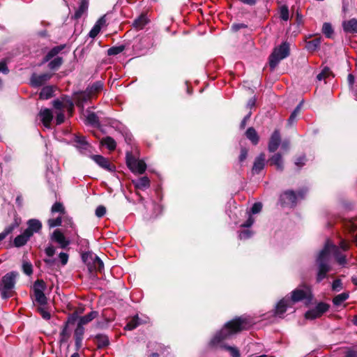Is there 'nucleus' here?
Returning <instances> with one entry per match:
<instances>
[{
    "mask_svg": "<svg viewBox=\"0 0 357 357\" xmlns=\"http://www.w3.org/2000/svg\"><path fill=\"white\" fill-rule=\"evenodd\" d=\"M9 72V70L7 67L6 61L2 60L0 61V73H2L3 74H8Z\"/></svg>",
    "mask_w": 357,
    "mask_h": 357,
    "instance_id": "nucleus-56",
    "label": "nucleus"
},
{
    "mask_svg": "<svg viewBox=\"0 0 357 357\" xmlns=\"http://www.w3.org/2000/svg\"><path fill=\"white\" fill-rule=\"evenodd\" d=\"M54 93V89L51 86H46L43 87L40 93V98L47 100L50 98Z\"/></svg>",
    "mask_w": 357,
    "mask_h": 357,
    "instance_id": "nucleus-28",
    "label": "nucleus"
},
{
    "mask_svg": "<svg viewBox=\"0 0 357 357\" xmlns=\"http://www.w3.org/2000/svg\"><path fill=\"white\" fill-rule=\"evenodd\" d=\"M147 23V17L142 15L133 22V26L137 29H142Z\"/></svg>",
    "mask_w": 357,
    "mask_h": 357,
    "instance_id": "nucleus-31",
    "label": "nucleus"
},
{
    "mask_svg": "<svg viewBox=\"0 0 357 357\" xmlns=\"http://www.w3.org/2000/svg\"><path fill=\"white\" fill-rule=\"evenodd\" d=\"M342 27L347 33H357V20L353 18L342 22Z\"/></svg>",
    "mask_w": 357,
    "mask_h": 357,
    "instance_id": "nucleus-19",
    "label": "nucleus"
},
{
    "mask_svg": "<svg viewBox=\"0 0 357 357\" xmlns=\"http://www.w3.org/2000/svg\"><path fill=\"white\" fill-rule=\"evenodd\" d=\"M31 236L29 235L25 231L20 235L16 236L14 239V245L15 247L20 248L24 245Z\"/></svg>",
    "mask_w": 357,
    "mask_h": 357,
    "instance_id": "nucleus-22",
    "label": "nucleus"
},
{
    "mask_svg": "<svg viewBox=\"0 0 357 357\" xmlns=\"http://www.w3.org/2000/svg\"><path fill=\"white\" fill-rule=\"evenodd\" d=\"M342 289V281L339 279L335 280L332 284V289L335 291H339Z\"/></svg>",
    "mask_w": 357,
    "mask_h": 357,
    "instance_id": "nucleus-51",
    "label": "nucleus"
},
{
    "mask_svg": "<svg viewBox=\"0 0 357 357\" xmlns=\"http://www.w3.org/2000/svg\"><path fill=\"white\" fill-rule=\"evenodd\" d=\"M45 252L48 257H52L55 254V249L52 245H49L45 248Z\"/></svg>",
    "mask_w": 357,
    "mask_h": 357,
    "instance_id": "nucleus-58",
    "label": "nucleus"
},
{
    "mask_svg": "<svg viewBox=\"0 0 357 357\" xmlns=\"http://www.w3.org/2000/svg\"><path fill=\"white\" fill-rule=\"evenodd\" d=\"M17 276V272L11 271L2 278L0 282V294L3 299H7L13 296Z\"/></svg>",
    "mask_w": 357,
    "mask_h": 357,
    "instance_id": "nucleus-3",
    "label": "nucleus"
},
{
    "mask_svg": "<svg viewBox=\"0 0 357 357\" xmlns=\"http://www.w3.org/2000/svg\"><path fill=\"white\" fill-rule=\"evenodd\" d=\"M106 213V208L104 206H98L96 209V215L98 218L103 217Z\"/></svg>",
    "mask_w": 357,
    "mask_h": 357,
    "instance_id": "nucleus-50",
    "label": "nucleus"
},
{
    "mask_svg": "<svg viewBox=\"0 0 357 357\" xmlns=\"http://www.w3.org/2000/svg\"><path fill=\"white\" fill-rule=\"evenodd\" d=\"M65 119V116L63 112H59L56 114V122L57 125L61 124Z\"/></svg>",
    "mask_w": 357,
    "mask_h": 357,
    "instance_id": "nucleus-59",
    "label": "nucleus"
},
{
    "mask_svg": "<svg viewBox=\"0 0 357 357\" xmlns=\"http://www.w3.org/2000/svg\"><path fill=\"white\" fill-rule=\"evenodd\" d=\"M101 144L105 146L109 150L113 151L116 149V143L111 137H106L102 139Z\"/></svg>",
    "mask_w": 357,
    "mask_h": 357,
    "instance_id": "nucleus-30",
    "label": "nucleus"
},
{
    "mask_svg": "<svg viewBox=\"0 0 357 357\" xmlns=\"http://www.w3.org/2000/svg\"><path fill=\"white\" fill-rule=\"evenodd\" d=\"M103 87V84L101 81H97L92 85L87 87L86 90L89 94L92 96L93 94L100 92Z\"/></svg>",
    "mask_w": 357,
    "mask_h": 357,
    "instance_id": "nucleus-27",
    "label": "nucleus"
},
{
    "mask_svg": "<svg viewBox=\"0 0 357 357\" xmlns=\"http://www.w3.org/2000/svg\"><path fill=\"white\" fill-rule=\"evenodd\" d=\"M252 321L248 317H240L225 324V326L217 333L211 339L210 344L212 347H220L227 350L231 357H240L239 351L236 347L225 345L223 342L230 338L234 334L248 329L252 324Z\"/></svg>",
    "mask_w": 357,
    "mask_h": 357,
    "instance_id": "nucleus-1",
    "label": "nucleus"
},
{
    "mask_svg": "<svg viewBox=\"0 0 357 357\" xmlns=\"http://www.w3.org/2000/svg\"><path fill=\"white\" fill-rule=\"evenodd\" d=\"M100 26L95 24L89 33V37L95 38L100 33Z\"/></svg>",
    "mask_w": 357,
    "mask_h": 357,
    "instance_id": "nucleus-55",
    "label": "nucleus"
},
{
    "mask_svg": "<svg viewBox=\"0 0 357 357\" xmlns=\"http://www.w3.org/2000/svg\"><path fill=\"white\" fill-rule=\"evenodd\" d=\"M322 32L327 38H332L333 34V29L328 22H325L322 26Z\"/></svg>",
    "mask_w": 357,
    "mask_h": 357,
    "instance_id": "nucleus-37",
    "label": "nucleus"
},
{
    "mask_svg": "<svg viewBox=\"0 0 357 357\" xmlns=\"http://www.w3.org/2000/svg\"><path fill=\"white\" fill-rule=\"evenodd\" d=\"M246 137L253 144H257L259 142V136L256 130L253 128H249L246 132Z\"/></svg>",
    "mask_w": 357,
    "mask_h": 357,
    "instance_id": "nucleus-29",
    "label": "nucleus"
},
{
    "mask_svg": "<svg viewBox=\"0 0 357 357\" xmlns=\"http://www.w3.org/2000/svg\"><path fill=\"white\" fill-rule=\"evenodd\" d=\"M92 160L102 168L108 171L112 172L113 167L111 165L109 160L100 155H93L91 156Z\"/></svg>",
    "mask_w": 357,
    "mask_h": 357,
    "instance_id": "nucleus-16",
    "label": "nucleus"
},
{
    "mask_svg": "<svg viewBox=\"0 0 357 357\" xmlns=\"http://www.w3.org/2000/svg\"><path fill=\"white\" fill-rule=\"evenodd\" d=\"M281 142L280 134L278 130H275L270 139L268 143V151L270 152H275L279 147Z\"/></svg>",
    "mask_w": 357,
    "mask_h": 357,
    "instance_id": "nucleus-14",
    "label": "nucleus"
},
{
    "mask_svg": "<svg viewBox=\"0 0 357 357\" xmlns=\"http://www.w3.org/2000/svg\"><path fill=\"white\" fill-rule=\"evenodd\" d=\"M280 17L282 20L287 21L289 20V9L287 6H282L280 10Z\"/></svg>",
    "mask_w": 357,
    "mask_h": 357,
    "instance_id": "nucleus-43",
    "label": "nucleus"
},
{
    "mask_svg": "<svg viewBox=\"0 0 357 357\" xmlns=\"http://www.w3.org/2000/svg\"><path fill=\"white\" fill-rule=\"evenodd\" d=\"M271 165L276 167L278 170L282 171L284 169L282 156L278 153L274 154L268 160Z\"/></svg>",
    "mask_w": 357,
    "mask_h": 357,
    "instance_id": "nucleus-21",
    "label": "nucleus"
},
{
    "mask_svg": "<svg viewBox=\"0 0 357 357\" xmlns=\"http://www.w3.org/2000/svg\"><path fill=\"white\" fill-rule=\"evenodd\" d=\"M51 211L54 213H63L64 212V208L63 205L59 202H56L52 207Z\"/></svg>",
    "mask_w": 357,
    "mask_h": 357,
    "instance_id": "nucleus-45",
    "label": "nucleus"
},
{
    "mask_svg": "<svg viewBox=\"0 0 357 357\" xmlns=\"http://www.w3.org/2000/svg\"><path fill=\"white\" fill-rule=\"evenodd\" d=\"M321 44V39L320 38H315L312 40L308 41L306 43V48L307 50L313 52L316 50Z\"/></svg>",
    "mask_w": 357,
    "mask_h": 357,
    "instance_id": "nucleus-36",
    "label": "nucleus"
},
{
    "mask_svg": "<svg viewBox=\"0 0 357 357\" xmlns=\"http://www.w3.org/2000/svg\"><path fill=\"white\" fill-rule=\"evenodd\" d=\"M70 335V331L68 329V324H66L60 333V342L62 343L66 342L69 340Z\"/></svg>",
    "mask_w": 357,
    "mask_h": 357,
    "instance_id": "nucleus-34",
    "label": "nucleus"
},
{
    "mask_svg": "<svg viewBox=\"0 0 357 357\" xmlns=\"http://www.w3.org/2000/svg\"><path fill=\"white\" fill-rule=\"evenodd\" d=\"M84 333V326L81 324H77L76 329L75 330L74 335L75 337H83Z\"/></svg>",
    "mask_w": 357,
    "mask_h": 357,
    "instance_id": "nucleus-49",
    "label": "nucleus"
},
{
    "mask_svg": "<svg viewBox=\"0 0 357 357\" xmlns=\"http://www.w3.org/2000/svg\"><path fill=\"white\" fill-rule=\"evenodd\" d=\"M83 261L88 266L90 271L101 272L104 268L102 261L91 252H85L82 255Z\"/></svg>",
    "mask_w": 357,
    "mask_h": 357,
    "instance_id": "nucleus-5",
    "label": "nucleus"
},
{
    "mask_svg": "<svg viewBox=\"0 0 357 357\" xmlns=\"http://www.w3.org/2000/svg\"><path fill=\"white\" fill-rule=\"evenodd\" d=\"M52 77V75L50 73H43L40 75L33 74L31 77V85L36 87L42 86L47 81H48Z\"/></svg>",
    "mask_w": 357,
    "mask_h": 357,
    "instance_id": "nucleus-11",
    "label": "nucleus"
},
{
    "mask_svg": "<svg viewBox=\"0 0 357 357\" xmlns=\"http://www.w3.org/2000/svg\"><path fill=\"white\" fill-rule=\"evenodd\" d=\"M76 350L79 351L82 347L83 337H75Z\"/></svg>",
    "mask_w": 357,
    "mask_h": 357,
    "instance_id": "nucleus-61",
    "label": "nucleus"
},
{
    "mask_svg": "<svg viewBox=\"0 0 357 357\" xmlns=\"http://www.w3.org/2000/svg\"><path fill=\"white\" fill-rule=\"evenodd\" d=\"M38 116L41 122L46 128H50V123L53 119V114L50 109H41Z\"/></svg>",
    "mask_w": 357,
    "mask_h": 357,
    "instance_id": "nucleus-12",
    "label": "nucleus"
},
{
    "mask_svg": "<svg viewBox=\"0 0 357 357\" xmlns=\"http://www.w3.org/2000/svg\"><path fill=\"white\" fill-rule=\"evenodd\" d=\"M51 239L52 241L57 243L59 245V247L63 249L68 247L70 243V240L66 238L64 234L59 229H56L53 232Z\"/></svg>",
    "mask_w": 357,
    "mask_h": 357,
    "instance_id": "nucleus-10",
    "label": "nucleus"
},
{
    "mask_svg": "<svg viewBox=\"0 0 357 357\" xmlns=\"http://www.w3.org/2000/svg\"><path fill=\"white\" fill-rule=\"evenodd\" d=\"M63 63V59L60 56H57L54 58L53 60L50 61L48 66L49 68L52 70L57 69Z\"/></svg>",
    "mask_w": 357,
    "mask_h": 357,
    "instance_id": "nucleus-39",
    "label": "nucleus"
},
{
    "mask_svg": "<svg viewBox=\"0 0 357 357\" xmlns=\"http://www.w3.org/2000/svg\"><path fill=\"white\" fill-rule=\"evenodd\" d=\"M306 191V190H301L298 192V195H296L292 190L286 191L281 195L280 200L283 204L294 206L296 205L298 198L303 199L304 197Z\"/></svg>",
    "mask_w": 357,
    "mask_h": 357,
    "instance_id": "nucleus-9",
    "label": "nucleus"
},
{
    "mask_svg": "<svg viewBox=\"0 0 357 357\" xmlns=\"http://www.w3.org/2000/svg\"><path fill=\"white\" fill-rule=\"evenodd\" d=\"M252 235V232L250 230H244L239 233L238 237L241 240H245L250 238Z\"/></svg>",
    "mask_w": 357,
    "mask_h": 357,
    "instance_id": "nucleus-53",
    "label": "nucleus"
},
{
    "mask_svg": "<svg viewBox=\"0 0 357 357\" xmlns=\"http://www.w3.org/2000/svg\"><path fill=\"white\" fill-rule=\"evenodd\" d=\"M247 155H248V151L245 149H242L241 150V154L239 155L240 162H243V160H245V158H247Z\"/></svg>",
    "mask_w": 357,
    "mask_h": 357,
    "instance_id": "nucleus-62",
    "label": "nucleus"
},
{
    "mask_svg": "<svg viewBox=\"0 0 357 357\" xmlns=\"http://www.w3.org/2000/svg\"><path fill=\"white\" fill-rule=\"evenodd\" d=\"M86 121L87 123L92 125V126H97L98 125V118L97 115L94 112H88L87 115L86 117Z\"/></svg>",
    "mask_w": 357,
    "mask_h": 357,
    "instance_id": "nucleus-35",
    "label": "nucleus"
},
{
    "mask_svg": "<svg viewBox=\"0 0 357 357\" xmlns=\"http://www.w3.org/2000/svg\"><path fill=\"white\" fill-rule=\"evenodd\" d=\"M349 298V294L347 292H343L342 294H340L334 297L333 300V303L335 305L339 306L344 301L347 300Z\"/></svg>",
    "mask_w": 357,
    "mask_h": 357,
    "instance_id": "nucleus-33",
    "label": "nucleus"
},
{
    "mask_svg": "<svg viewBox=\"0 0 357 357\" xmlns=\"http://www.w3.org/2000/svg\"><path fill=\"white\" fill-rule=\"evenodd\" d=\"M255 222V218L250 213H248V218L246 222L241 225V227L248 228L250 227Z\"/></svg>",
    "mask_w": 357,
    "mask_h": 357,
    "instance_id": "nucleus-54",
    "label": "nucleus"
},
{
    "mask_svg": "<svg viewBox=\"0 0 357 357\" xmlns=\"http://www.w3.org/2000/svg\"><path fill=\"white\" fill-rule=\"evenodd\" d=\"M289 54V46L288 43H283L275 47L269 58V65L271 69H274L279 62Z\"/></svg>",
    "mask_w": 357,
    "mask_h": 357,
    "instance_id": "nucleus-4",
    "label": "nucleus"
},
{
    "mask_svg": "<svg viewBox=\"0 0 357 357\" xmlns=\"http://www.w3.org/2000/svg\"><path fill=\"white\" fill-rule=\"evenodd\" d=\"M61 217L59 216L56 218H51L48 220V225L50 227H55L61 225Z\"/></svg>",
    "mask_w": 357,
    "mask_h": 357,
    "instance_id": "nucleus-46",
    "label": "nucleus"
},
{
    "mask_svg": "<svg viewBox=\"0 0 357 357\" xmlns=\"http://www.w3.org/2000/svg\"><path fill=\"white\" fill-rule=\"evenodd\" d=\"M88 0H81L78 9L75 11L74 17L79 19L88 9Z\"/></svg>",
    "mask_w": 357,
    "mask_h": 357,
    "instance_id": "nucleus-25",
    "label": "nucleus"
},
{
    "mask_svg": "<svg viewBox=\"0 0 357 357\" xmlns=\"http://www.w3.org/2000/svg\"><path fill=\"white\" fill-rule=\"evenodd\" d=\"M75 142L77 144V148L82 152L87 150L89 147V144L84 137L75 136Z\"/></svg>",
    "mask_w": 357,
    "mask_h": 357,
    "instance_id": "nucleus-24",
    "label": "nucleus"
},
{
    "mask_svg": "<svg viewBox=\"0 0 357 357\" xmlns=\"http://www.w3.org/2000/svg\"><path fill=\"white\" fill-rule=\"evenodd\" d=\"M261 208H262L261 203L256 202L252 205V206L250 209V211L248 213H250L251 215L258 213L261 211Z\"/></svg>",
    "mask_w": 357,
    "mask_h": 357,
    "instance_id": "nucleus-47",
    "label": "nucleus"
},
{
    "mask_svg": "<svg viewBox=\"0 0 357 357\" xmlns=\"http://www.w3.org/2000/svg\"><path fill=\"white\" fill-rule=\"evenodd\" d=\"M39 310H40V314L43 319H47V320L50 319V312H48L47 311H46L42 308H40Z\"/></svg>",
    "mask_w": 357,
    "mask_h": 357,
    "instance_id": "nucleus-63",
    "label": "nucleus"
},
{
    "mask_svg": "<svg viewBox=\"0 0 357 357\" xmlns=\"http://www.w3.org/2000/svg\"><path fill=\"white\" fill-rule=\"evenodd\" d=\"M135 186L141 190H144L150 186V181L148 177H141L135 181H133Z\"/></svg>",
    "mask_w": 357,
    "mask_h": 357,
    "instance_id": "nucleus-23",
    "label": "nucleus"
},
{
    "mask_svg": "<svg viewBox=\"0 0 357 357\" xmlns=\"http://www.w3.org/2000/svg\"><path fill=\"white\" fill-rule=\"evenodd\" d=\"M98 344L102 346H107L109 344V340L107 336L99 335H97Z\"/></svg>",
    "mask_w": 357,
    "mask_h": 357,
    "instance_id": "nucleus-52",
    "label": "nucleus"
},
{
    "mask_svg": "<svg viewBox=\"0 0 357 357\" xmlns=\"http://www.w3.org/2000/svg\"><path fill=\"white\" fill-rule=\"evenodd\" d=\"M98 315V312L96 311H91L89 314L82 316L79 319V324H81L82 326H84L89 322L91 321L93 319H94Z\"/></svg>",
    "mask_w": 357,
    "mask_h": 357,
    "instance_id": "nucleus-26",
    "label": "nucleus"
},
{
    "mask_svg": "<svg viewBox=\"0 0 357 357\" xmlns=\"http://www.w3.org/2000/svg\"><path fill=\"white\" fill-rule=\"evenodd\" d=\"M42 228V223L37 219H30L27 222V228L24 230L31 237L35 233H38Z\"/></svg>",
    "mask_w": 357,
    "mask_h": 357,
    "instance_id": "nucleus-13",
    "label": "nucleus"
},
{
    "mask_svg": "<svg viewBox=\"0 0 357 357\" xmlns=\"http://www.w3.org/2000/svg\"><path fill=\"white\" fill-rule=\"evenodd\" d=\"M147 317H145L144 319L139 317L138 315H135L132 318V319L128 321V323L125 326V330L131 331L137 328L138 326L146 323Z\"/></svg>",
    "mask_w": 357,
    "mask_h": 357,
    "instance_id": "nucleus-18",
    "label": "nucleus"
},
{
    "mask_svg": "<svg viewBox=\"0 0 357 357\" xmlns=\"http://www.w3.org/2000/svg\"><path fill=\"white\" fill-rule=\"evenodd\" d=\"M265 165V155L261 153L254 162L252 167V172L255 174H259L264 167Z\"/></svg>",
    "mask_w": 357,
    "mask_h": 357,
    "instance_id": "nucleus-20",
    "label": "nucleus"
},
{
    "mask_svg": "<svg viewBox=\"0 0 357 357\" xmlns=\"http://www.w3.org/2000/svg\"><path fill=\"white\" fill-rule=\"evenodd\" d=\"M59 258L62 265H66L68 261V255L65 252H61L59 255Z\"/></svg>",
    "mask_w": 357,
    "mask_h": 357,
    "instance_id": "nucleus-57",
    "label": "nucleus"
},
{
    "mask_svg": "<svg viewBox=\"0 0 357 357\" xmlns=\"http://www.w3.org/2000/svg\"><path fill=\"white\" fill-rule=\"evenodd\" d=\"M290 301L287 298H282L276 305L275 314L280 317L287 311V307L289 306Z\"/></svg>",
    "mask_w": 357,
    "mask_h": 357,
    "instance_id": "nucleus-17",
    "label": "nucleus"
},
{
    "mask_svg": "<svg viewBox=\"0 0 357 357\" xmlns=\"http://www.w3.org/2000/svg\"><path fill=\"white\" fill-rule=\"evenodd\" d=\"M126 163L130 171L135 174H142L146 169L144 161L137 159L130 154L126 155Z\"/></svg>",
    "mask_w": 357,
    "mask_h": 357,
    "instance_id": "nucleus-6",
    "label": "nucleus"
},
{
    "mask_svg": "<svg viewBox=\"0 0 357 357\" xmlns=\"http://www.w3.org/2000/svg\"><path fill=\"white\" fill-rule=\"evenodd\" d=\"M91 96L86 90L85 91L78 92L74 94V101L77 105L83 109L84 103L90 99Z\"/></svg>",
    "mask_w": 357,
    "mask_h": 357,
    "instance_id": "nucleus-15",
    "label": "nucleus"
},
{
    "mask_svg": "<svg viewBox=\"0 0 357 357\" xmlns=\"http://www.w3.org/2000/svg\"><path fill=\"white\" fill-rule=\"evenodd\" d=\"M63 49V46L62 45L53 47L45 56L44 61H49L54 56H56Z\"/></svg>",
    "mask_w": 357,
    "mask_h": 357,
    "instance_id": "nucleus-32",
    "label": "nucleus"
},
{
    "mask_svg": "<svg viewBox=\"0 0 357 357\" xmlns=\"http://www.w3.org/2000/svg\"><path fill=\"white\" fill-rule=\"evenodd\" d=\"M320 317V314L316 310L315 307L308 310L305 313V318L307 319H314Z\"/></svg>",
    "mask_w": 357,
    "mask_h": 357,
    "instance_id": "nucleus-41",
    "label": "nucleus"
},
{
    "mask_svg": "<svg viewBox=\"0 0 357 357\" xmlns=\"http://www.w3.org/2000/svg\"><path fill=\"white\" fill-rule=\"evenodd\" d=\"M314 307L316 310L321 316L324 312H326L328 310L329 305L324 303H319Z\"/></svg>",
    "mask_w": 357,
    "mask_h": 357,
    "instance_id": "nucleus-42",
    "label": "nucleus"
},
{
    "mask_svg": "<svg viewBox=\"0 0 357 357\" xmlns=\"http://www.w3.org/2000/svg\"><path fill=\"white\" fill-rule=\"evenodd\" d=\"M312 298V295L310 288L307 286H303L294 289L291 292V301L293 303L299 302L303 300L310 301Z\"/></svg>",
    "mask_w": 357,
    "mask_h": 357,
    "instance_id": "nucleus-7",
    "label": "nucleus"
},
{
    "mask_svg": "<svg viewBox=\"0 0 357 357\" xmlns=\"http://www.w3.org/2000/svg\"><path fill=\"white\" fill-rule=\"evenodd\" d=\"M124 50L125 47L123 45L114 46L108 49L107 54L109 56H115L121 53Z\"/></svg>",
    "mask_w": 357,
    "mask_h": 357,
    "instance_id": "nucleus-38",
    "label": "nucleus"
},
{
    "mask_svg": "<svg viewBox=\"0 0 357 357\" xmlns=\"http://www.w3.org/2000/svg\"><path fill=\"white\" fill-rule=\"evenodd\" d=\"M46 289V284L43 280H37L33 284V294L35 301L40 305L47 303V298L44 294Z\"/></svg>",
    "mask_w": 357,
    "mask_h": 357,
    "instance_id": "nucleus-8",
    "label": "nucleus"
},
{
    "mask_svg": "<svg viewBox=\"0 0 357 357\" xmlns=\"http://www.w3.org/2000/svg\"><path fill=\"white\" fill-rule=\"evenodd\" d=\"M331 75V71L328 68H324L321 73H319L317 76V79L319 81L325 80L327 77H328Z\"/></svg>",
    "mask_w": 357,
    "mask_h": 357,
    "instance_id": "nucleus-40",
    "label": "nucleus"
},
{
    "mask_svg": "<svg viewBox=\"0 0 357 357\" xmlns=\"http://www.w3.org/2000/svg\"><path fill=\"white\" fill-rule=\"evenodd\" d=\"M332 254L337 261L340 265H344L347 263L345 255H342L339 248L335 245L327 243L322 250L319 252L317 258V282H321L327 276V273L331 270L329 265L330 255Z\"/></svg>",
    "mask_w": 357,
    "mask_h": 357,
    "instance_id": "nucleus-2",
    "label": "nucleus"
},
{
    "mask_svg": "<svg viewBox=\"0 0 357 357\" xmlns=\"http://www.w3.org/2000/svg\"><path fill=\"white\" fill-rule=\"evenodd\" d=\"M305 162V156H301V157L298 158L295 161L296 165H297L299 167L304 165Z\"/></svg>",
    "mask_w": 357,
    "mask_h": 357,
    "instance_id": "nucleus-60",
    "label": "nucleus"
},
{
    "mask_svg": "<svg viewBox=\"0 0 357 357\" xmlns=\"http://www.w3.org/2000/svg\"><path fill=\"white\" fill-rule=\"evenodd\" d=\"M15 228V225L7 227L1 233H0V242L3 241Z\"/></svg>",
    "mask_w": 357,
    "mask_h": 357,
    "instance_id": "nucleus-44",
    "label": "nucleus"
},
{
    "mask_svg": "<svg viewBox=\"0 0 357 357\" xmlns=\"http://www.w3.org/2000/svg\"><path fill=\"white\" fill-rule=\"evenodd\" d=\"M53 105H54V108H56L57 109H61L63 107V102L59 100H54Z\"/></svg>",
    "mask_w": 357,
    "mask_h": 357,
    "instance_id": "nucleus-64",
    "label": "nucleus"
},
{
    "mask_svg": "<svg viewBox=\"0 0 357 357\" xmlns=\"http://www.w3.org/2000/svg\"><path fill=\"white\" fill-rule=\"evenodd\" d=\"M22 268L24 273L27 275H30L33 272L32 265L29 262H24L22 265Z\"/></svg>",
    "mask_w": 357,
    "mask_h": 357,
    "instance_id": "nucleus-48",
    "label": "nucleus"
}]
</instances>
